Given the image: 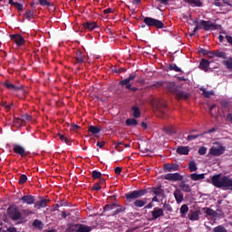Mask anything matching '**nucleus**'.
<instances>
[{
    "mask_svg": "<svg viewBox=\"0 0 232 232\" xmlns=\"http://www.w3.org/2000/svg\"><path fill=\"white\" fill-rule=\"evenodd\" d=\"M220 174L212 177V184L216 188H224L225 189H230L232 191V179L229 176H224L221 178Z\"/></svg>",
    "mask_w": 232,
    "mask_h": 232,
    "instance_id": "obj_1",
    "label": "nucleus"
},
{
    "mask_svg": "<svg viewBox=\"0 0 232 232\" xmlns=\"http://www.w3.org/2000/svg\"><path fill=\"white\" fill-rule=\"evenodd\" d=\"M218 24L206 20H200L199 25H196L193 29V33L190 34V37L195 35V32H198V30H204L205 32H213V30H218Z\"/></svg>",
    "mask_w": 232,
    "mask_h": 232,
    "instance_id": "obj_2",
    "label": "nucleus"
},
{
    "mask_svg": "<svg viewBox=\"0 0 232 232\" xmlns=\"http://www.w3.org/2000/svg\"><path fill=\"white\" fill-rule=\"evenodd\" d=\"M152 107L160 113L162 119H166V111H168V103L165 100L155 98L151 102Z\"/></svg>",
    "mask_w": 232,
    "mask_h": 232,
    "instance_id": "obj_3",
    "label": "nucleus"
},
{
    "mask_svg": "<svg viewBox=\"0 0 232 232\" xmlns=\"http://www.w3.org/2000/svg\"><path fill=\"white\" fill-rule=\"evenodd\" d=\"M143 23L144 24H146V26H149L150 28L161 29L164 27V22L150 16L143 17Z\"/></svg>",
    "mask_w": 232,
    "mask_h": 232,
    "instance_id": "obj_4",
    "label": "nucleus"
},
{
    "mask_svg": "<svg viewBox=\"0 0 232 232\" xmlns=\"http://www.w3.org/2000/svg\"><path fill=\"white\" fill-rule=\"evenodd\" d=\"M7 215L11 220H20V218H23V214L21 213V210H19V208L15 205H11L7 208Z\"/></svg>",
    "mask_w": 232,
    "mask_h": 232,
    "instance_id": "obj_5",
    "label": "nucleus"
},
{
    "mask_svg": "<svg viewBox=\"0 0 232 232\" xmlns=\"http://www.w3.org/2000/svg\"><path fill=\"white\" fill-rule=\"evenodd\" d=\"M148 193V189H139V190H133L132 192L126 193L125 198L128 200V202H131L132 200H135V198H140V197H144Z\"/></svg>",
    "mask_w": 232,
    "mask_h": 232,
    "instance_id": "obj_6",
    "label": "nucleus"
},
{
    "mask_svg": "<svg viewBox=\"0 0 232 232\" xmlns=\"http://www.w3.org/2000/svg\"><path fill=\"white\" fill-rule=\"evenodd\" d=\"M226 152V147L220 145L218 148L211 147L208 150L207 157H220Z\"/></svg>",
    "mask_w": 232,
    "mask_h": 232,
    "instance_id": "obj_7",
    "label": "nucleus"
},
{
    "mask_svg": "<svg viewBox=\"0 0 232 232\" xmlns=\"http://www.w3.org/2000/svg\"><path fill=\"white\" fill-rule=\"evenodd\" d=\"M163 179L165 180H169L170 182H182L184 180V176H182L180 173H169L163 176Z\"/></svg>",
    "mask_w": 232,
    "mask_h": 232,
    "instance_id": "obj_8",
    "label": "nucleus"
},
{
    "mask_svg": "<svg viewBox=\"0 0 232 232\" xmlns=\"http://www.w3.org/2000/svg\"><path fill=\"white\" fill-rule=\"evenodd\" d=\"M137 79V73L132 72L130 76L124 80L120 81V86H125L126 90L131 88V81Z\"/></svg>",
    "mask_w": 232,
    "mask_h": 232,
    "instance_id": "obj_9",
    "label": "nucleus"
},
{
    "mask_svg": "<svg viewBox=\"0 0 232 232\" xmlns=\"http://www.w3.org/2000/svg\"><path fill=\"white\" fill-rule=\"evenodd\" d=\"M163 88H165L166 90H168V92L173 93L174 95L177 93V91L179 90V87L173 82H164Z\"/></svg>",
    "mask_w": 232,
    "mask_h": 232,
    "instance_id": "obj_10",
    "label": "nucleus"
},
{
    "mask_svg": "<svg viewBox=\"0 0 232 232\" xmlns=\"http://www.w3.org/2000/svg\"><path fill=\"white\" fill-rule=\"evenodd\" d=\"M10 39L11 41H14L18 47L23 46L25 43L24 37L21 34H11Z\"/></svg>",
    "mask_w": 232,
    "mask_h": 232,
    "instance_id": "obj_11",
    "label": "nucleus"
},
{
    "mask_svg": "<svg viewBox=\"0 0 232 232\" xmlns=\"http://www.w3.org/2000/svg\"><path fill=\"white\" fill-rule=\"evenodd\" d=\"M174 95H176V99L178 101H188L190 96L189 92L179 89L178 91H176V93H174Z\"/></svg>",
    "mask_w": 232,
    "mask_h": 232,
    "instance_id": "obj_12",
    "label": "nucleus"
},
{
    "mask_svg": "<svg viewBox=\"0 0 232 232\" xmlns=\"http://www.w3.org/2000/svg\"><path fill=\"white\" fill-rule=\"evenodd\" d=\"M14 153L16 155H20V157H26L28 155V152H26V150L19 144H14L13 146Z\"/></svg>",
    "mask_w": 232,
    "mask_h": 232,
    "instance_id": "obj_13",
    "label": "nucleus"
},
{
    "mask_svg": "<svg viewBox=\"0 0 232 232\" xmlns=\"http://www.w3.org/2000/svg\"><path fill=\"white\" fill-rule=\"evenodd\" d=\"M26 121H32V116L28 113H24L20 118L14 119V121L17 124H20V126H24V124H26Z\"/></svg>",
    "mask_w": 232,
    "mask_h": 232,
    "instance_id": "obj_14",
    "label": "nucleus"
},
{
    "mask_svg": "<svg viewBox=\"0 0 232 232\" xmlns=\"http://www.w3.org/2000/svg\"><path fill=\"white\" fill-rule=\"evenodd\" d=\"M3 85L10 92H19V90H23V86H15V84L10 82V81L6 80Z\"/></svg>",
    "mask_w": 232,
    "mask_h": 232,
    "instance_id": "obj_15",
    "label": "nucleus"
},
{
    "mask_svg": "<svg viewBox=\"0 0 232 232\" xmlns=\"http://www.w3.org/2000/svg\"><path fill=\"white\" fill-rule=\"evenodd\" d=\"M19 200L20 202H23V204H27V206H32V204H35V197L32 195L24 196Z\"/></svg>",
    "mask_w": 232,
    "mask_h": 232,
    "instance_id": "obj_16",
    "label": "nucleus"
},
{
    "mask_svg": "<svg viewBox=\"0 0 232 232\" xmlns=\"http://www.w3.org/2000/svg\"><path fill=\"white\" fill-rule=\"evenodd\" d=\"M82 26L84 28V30H88L89 32H93L95 28H99V25H97V23L95 22H84Z\"/></svg>",
    "mask_w": 232,
    "mask_h": 232,
    "instance_id": "obj_17",
    "label": "nucleus"
},
{
    "mask_svg": "<svg viewBox=\"0 0 232 232\" xmlns=\"http://www.w3.org/2000/svg\"><path fill=\"white\" fill-rule=\"evenodd\" d=\"M152 220H157V218H160V217H164V210L162 208H154L151 211Z\"/></svg>",
    "mask_w": 232,
    "mask_h": 232,
    "instance_id": "obj_18",
    "label": "nucleus"
},
{
    "mask_svg": "<svg viewBox=\"0 0 232 232\" xmlns=\"http://www.w3.org/2000/svg\"><path fill=\"white\" fill-rule=\"evenodd\" d=\"M173 195L177 204H181V202L184 200V194L182 193V190H180V188H177Z\"/></svg>",
    "mask_w": 232,
    "mask_h": 232,
    "instance_id": "obj_19",
    "label": "nucleus"
},
{
    "mask_svg": "<svg viewBox=\"0 0 232 232\" xmlns=\"http://www.w3.org/2000/svg\"><path fill=\"white\" fill-rule=\"evenodd\" d=\"M84 63V55L81 51H77L74 56V64H82Z\"/></svg>",
    "mask_w": 232,
    "mask_h": 232,
    "instance_id": "obj_20",
    "label": "nucleus"
},
{
    "mask_svg": "<svg viewBox=\"0 0 232 232\" xmlns=\"http://www.w3.org/2000/svg\"><path fill=\"white\" fill-rule=\"evenodd\" d=\"M164 171H179V165L177 164H169V163H165L163 166Z\"/></svg>",
    "mask_w": 232,
    "mask_h": 232,
    "instance_id": "obj_21",
    "label": "nucleus"
},
{
    "mask_svg": "<svg viewBox=\"0 0 232 232\" xmlns=\"http://www.w3.org/2000/svg\"><path fill=\"white\" fill-rule=\"evenodd\" d=\"M151 193L153 195H156V197H163L164 196V190L162 189V186L160 187H153L150 188Z\"/></svg>",
    "mask_w": 232,
    "mask_h": 232,
    "instance_id": "obj_22",
    "label": "nucleus"
},
{
    "mask_svg": "<svg viewBox=\"0 0 232 232\" xmlns=\"http://www.w3.org/2000/svg\"><path fill=\"white\" fill-rule=\"evenodd\" d=\"M179 188H180L181 190L184 191V193H191V186H189V184H187L186 181H184V180H182L179 184Z\"/></svg>",
    "mask_w": 232,
    "mask_h": 232,
    "instance_id": "obj_23",
    "label": "nucleus"
},
{
    "mask_svg": "<svg viewBox=\"0 0 232 232\" xmlns=\"http://www.w3.org/2000/svg\"><path fill=\"white\" fill-rule=\"evenodd\" d=\"M199 90L206 99H211L212 95H215V91H207L204 87H200Z\"/></svg>",
    "mask_w": 232,
    "mask_h": 232,
    "instance_id": "obj_24",
    "label": "nucleus"
},
{
    "mask_svg": "<svg viewBox=\"0 0 232 232\" xmlns=\"http://www.w3.org/2000/svg\"><path fill=\"white\" fill-rule=\"evenodd\" d=\"M177 153L179 155H189V147L179 146L177 149Z\"/></svg>",
    "mask_w": 232,
    "mask_h": 232,
    "instance_id": "obj_25",
    "label": "nucleus"
},
{
    "mask_svg": "<svg viewBox=\"0 0 232 232\" xmlns=\"http://www.w3.org/2000/svg\"><path fill=\"white\" fill-rule=\"evenodd\" d=\"M209 61L206 60V59H201V62L199 63V68L200 70H203V72H208V68H209Z\"/></svg>",
    "mask_w": 232,
    "mask_h": 232,
    "instance_id": "obj_26",
    "label": "nucleus"
},
{
    "mask_svg": "<svg viewBox=\"0 0 232 232\" xmlns=\"http://www.w3.org/2000/svg\"><path fill=\"white\" fill-rule=\"evenodd\" d=\"M92 229V227L88 225L80 224V225H78V228H77L76 232H91Z\"/></svg>",
    "mask_w": 232,
    "mask_h": 232,
    "instance_id": "obj_27",
    "label": "nucleus"
},
{
    "mask_svg": "<svg viewBox=\"0 0 232 232\" xmlns=\"http://www.w3.org/2000/svg\"><path fill=\"white\" fill-rule=\"evenodd\" d=\"M49 200L48 199H41L40 201H37L34 203V208L36 209H41L42 208H46Z\"/></svg>",
    "mask_w": 232,
    "mask_h": 232,
    "instance_id": "obj_28",
    "label": "nucleus"
},
{
    "mask_svg": "<svg viewBox=\"0 0 232 232\" xmlns=\"http://www.w3.org/2000/svg\"><path fill=\"white\" fill-rule=\"evenodd\" d=\"M188 211H189V207L188 205L184 204L179 208V213L181 218H186V215H188Z\"/></svg>",
    "mask_w": 232,
    "mask_h": 232,
    "instance_id": "obj_29",
    "label": "nucleus"
},
{
    "mask_svg": "<svg viewBox=\"0 0 232 232\" xmlns=\"http://www.w3.org/2000/svg\"><path fill=\"white\" fill-rule=\"evenodd\" d=\"M205 175L206 174H204V173H202V174L193 173V174H190V179H191V180H194V181L204 180Z\"/></svg>",
    "mask_w": 232,
    "mask_h": 232,
    "instance_id": "obj_30",
    "label": "nucleus"
},
{
    "mask_svg": "<svg viewBox=\"0 0 232 232\" xmlns=\"http://www.w3.org/2000/svg\"><path fill=\"white\" fill-rule=\"evenodd\" d=\"M134 208H144L146 206V199H136L133 202Z\"/></svg>",
    "mask_w": 232,
    "mask_h": 232,
    "instance_id": "obj_31",
    "label": "nucleus"
},
{
    "mask_svg": "<svg viewBox=\"0 0 232 232\" xmlns=\"http://www.w3.org/2000/svg\"><path fill=\"white\" fill-rule=\"evenodd\" d=\"M101 131H102V129L97 126L91 125L89 127V132L92 133V135H97V134L101 133Z\"/></svg>",
    "mask_w": 232,
    "mask_h": 232,
    "instance_id": "obj_32",
    "label": "nucleus"
},
{
    "mask_svg": "<svg viewBox=\"0 0 232 232\" xmlns=\"http://www.w3.org/2000/svg\"><path fill=\"white\" fill-rule=\"evenodd\" d=\"M126 126H137L139 121L135 118H129L125 121Z\"/></svg>",
    "mask_w": 232,
    "mask_h": 232,
    "instance_id": "obj_33",
    "label": "nucleus"
},
{
    "mask_svg": "<svg viewBox=\"0 0 232 232\" xmlns=\"http://www.w3.org/2000/svg\"><path fill=\"white\" fill-rule=\"evenodd\" d=\"M131 111H133L134 119H139V117H140V109H139V107L132 106Z\"/></svg>",
    "mask_w": 232,
    "mask_h": 232,
    "instance_id": "obj_34",
    "label": "nucleus"
},
{
    "mask_svg": "<svg viewBox=\"0 0 232 232\" xmlns=\"http://www.w3.org/2000/svg\"><path fill=\"white\" fill-rule=\"evenodd\" d=\"M203 135H206V132L199 134H190L187 137V140H188V142H191V140H195V139H198V137H202Z\"/></svg>",
    "mask_w": 232,
    "mask_h": 232,
    "instance_id": "obj_35",
    "label": "nucleus"
},
{
    "mask_svg": "<svg viewBox=\"0 0 232 232\" xmlns=\"http://www.w3.org/2000/svg\"><path fill=\"white\" fill-rule=\"evenodd\" d=\"M188 169L191 173H193V171H197V169H198V168H197V162H195V160H191L188 162Z\"/></svg>",
    "mask_w": 232,
    "mask_h": 232,
    "instance_id": "obj_36",
    "label": "nucleus"
},
{
    "mask_svg": "<svg viewBox=\"0 0 232 232\" xmlns=\"http://www.w3.org/2000/svg\"><path fill=\"white\" fill-rule=\"evenodd\" d=\"M126 211V207L119 206L116 210H114L111 214V217H115L119 215V213H124Z\"/></svg>",
    "mask_w": 232,
    "mask_h": 232,
    "instance_id": "obj_37",
    "label": "nucleus"
},
{
    "mask_svg": "<svg viewBox=\"0 0 232 232\" xmlns=\"http://www.w3.org/2000/svg\"><path fill=\"white\" fill-rule=\"evenodd\" d=\"M58 137H59L60 140H62V142H65V144H67L68 146H72V141H70V140H68V138H66V136L59 133Z\"/></svg>",
    "mask_w": 232,
    "mask_h": 232,
    "instance_id": "obj_38",
    "label": "nucleus"
},
{
    "mask_svg": "<svg viewBox=\"0 0 232 232\" xmlns=\"http://www.w3.org/2000/svg\"><path fill=\"white\" fill-rule=\"evenodd\" d=\"M185 3H188V5H194V6H202V3L200 0H184Z\"/></svg>",
    "mask_w": 232,
    "mask_h": 232,
    "instance_id": "obj_39",
    "label": "nucleus"
},
{
    "mask_svg": "<svg viewBox=\"0 0 232 232\" xmlns=\"http://www.w3.org/2000/svg\"><path fill=\"white\" fill-rule=\"evenodd\" d=\"M33 227H36L37 229H43V221L34 219L33 222Z\"/></svg>",
    "mask_w": 232,
    "mask_h": 232,
    "instance_id": "obj_40",
    "label": "nucleus"
},
{
    "mask_svg": "<svg viewBox=\"0 0 232 232\" xmlns=\"http://www.w3.org/2000/svg\"><path fill=\"white\" fill-rule=\"evenodd\" d=\"M79 227V224L76 225H70L66 229L65 232H77Z\"/></svg>",
    "mask_w": 232,
    "mask_h": 232,
    "instance_id": "obj_41",
    "label": "nucleus"
},
{
    "mask_svg": "<svg viewBox=\"0 0 232 232\" xmlns=\"http://www.w3.org/2000/svg\"><path fill=\"white\" fill-rule=\"evenodd\" d=\"M205 213L208 217H217V212L210 208H207Z\"/></svg>",
    "mask_w": 232,
    "mask_h": 232,
    "instance_id": "obj_42",
    "label": "nucleus"
},
{
    "mask_svg": "<svg viewBox=\"0 0 232 232\" xmlns=\"http://www.w3.org/2000/svg\"><path fill=\"white\" fill-rule=\"evenodd\" d=\"M216 57L219 59H227V54L225 52L216 51Z\"/></svg>",
    "mask_w": 232,
    "mask_h": 232,
    "instance_id": "obj_43",
    "label": "nucleus"
},
{
    "mask_svg": "<svg viewBox=\"0 0 232 232\" xmlns=\"http://www.w3.org/2000/svg\"><path fill=\"white\" fill-rule=\"evenodd\" d=\"M28 180V177H26V174H22L20 176L18 184H20L21 186H23V184H25V182Z\"/></svg>",
    "mask_w": 232,
    "mask_h": 232,
    "instance_id": "obj_44",
    "label": "nucleus"
},
{
    "mask_svg": "<svg viewBox=\"0 0 232 232\" xmlns=\"http://www.w3.org/2000/svg\"><path fill=\"white\" fill-rule=\"evenodd\" d=\"M189 220H198V212L194 211L190 214H188Z\"/></svg>",
    "mask_w": 232,
    "mask_h": 232,
    "instance_id": "obj_45",
    "label": "nucleus"
},
{
    "mask_svg": "<svg viewBox=\"0 0 232 232\" xmlns=\"http://www.w3.org/2000/svg\"><path fill=\"white\" fill-rule=\"evenodd\" d=\"M169 69L174 72H182V69H180V67L177 66L175 63H170L169 65Z\"/></svg>",
    "mask_w": 232,
    "mask_h": 232,
    "instance_id": "obj_46",
    "label": "nucleus"
},
{
    "mask_svg": "<svg viewBox=\"0 0 232 232\" xmlns=\"http://www.w3.org/2000/svg\"><path fill=\"white\" fill-rule=\"evenodd\" d=\"M223 64L227 68V70H232V58H229L227 61H224Z\"/></svg>",
    "mask_w": 232,
    "mask_h": 232,
    "instance_id": "obj_47",
    "label": "nucleus"
},
{
    "mask_svg": "<svg viewBox=\"0 0 232 232\" xmlns=\"http://www.w3.org/2000/svg\"><path fill=\"white\" fill-rule=\"evenodd\" d=\"M92 179H101V177H102V173H101V172H99V171H97V170H93V171L92 172Z\"/></svg>",
    "mask_w": 232,
    "mask_h": 232,
    "instance_id": "obj_48",
    "label": "nucleus"
},
{
    "mask_svg": "<svg viewBox=\"0 0 232 232\" xmlns=\"http://www.w3.org/2000/svg\"><path fill=\"white\" fill-rule=\"evenodd\" d=\"M24 17H25V19H29V20L34 19V11H32V10L26 11L24 14Z\"/></svg>",
    "mask_w": 232,
    "mask_h": 232,
    "instance_id": "obj_49",
    "label": "nucleus"
},
{
    "mask_svg": "<svg viewBox=\"0 0 232 232\" xmlns=\"http://www.w3.org/2000/svg\"><path fill=\"white\" fill-rule=\"evenodd\" d=\"M198 155H206L208 153V148L200 147L198 150Z\"/></svg>",
    "mask_w": 232,
    "mask_h": 232,
    "instance_id": "obj_50",
    "label": "nucleus"
},
{
    "mask_svg": "<svg viewBox=\"0 0 232 232\" xmlns=\"http://www.w3.org/2000/svg\"><path fill=\"white\" fill-rule=\"evenodd\" d=\"M1 106H3V108H5L6 111H10L13 104L8 105V103H6V102H2Z\"/></svg>",
    "mask_w": 232,
    "mask_h": 232,
    "instance_id": "obj_51",
    "label": "nucleus"
},
{
    "mask_svg": "<svg viewBox=\"0 0 232 232\" xmlns=\"http://www.w3.org/2000/svg\"><path fill=\"white\" fill-rule=\"evenodd\" d=\"M207 55L209 59H213V57H217V51H208Z\"/></svg>",
    "mask_w": 232,
    "mask_h": 232,
    "instance_id": "obj_52",
    "label": "nucleus"
},
{
    "mask_svg": "<svg viewBox=\"0 0 232 232\" xmlns=\"http://www.w3.org/2000/svg\"><path fill=\"white\" fill-rule=\"evenodd\" d=\"M39 4L41 5V6H51L52 5L50 4V2H48V0H39Z\"/></svg>",
    "mask_w": 232,
    "mask_h": 232,
    "instance_id": "obj_53",
    "label": "nucleus"
},
{
    "mask_svg": "<svg viewBox=\"0 0 232 232\" xmlns=\"http://www.w3.org/2000/svg\"><path fill=\"white\" fill-rule=\"evenodd\" d=\"M22 213H24V215H25L26 217H28L29 215H34V211L28 209V208H25V209H23L22 210Z\"/></svg>",
    "mask_w": 232,
    "mask_h": 232,
    "instance_id": "obj_54",
    "label": "nucleus"
},
{
    "mask_svg": "<svg viewBox=\"0 0 232 232\" xmlns=\"http://www.w3.org/2000/svg\"><path fill=\"white\" fill-rule=\"evenodd\" d=\"M111 209H114L111 204H107L103 207V211H111Z\"/></svg>",
    "mask_w": 232,
    "mask_h": 232,
    "instance_id": "obj_55",
    "label": "nucleus"
},
{
    "mask_svg": "<svg viewBox=\"0 0 232 232\" xmlns=\"http://www.w3.org/2000/svg\"><path fill=\"white\" fill-rule=\"evenodd\" d=\"M165 133H167L168 135H173V128L171 127H166L164 129Z\"/></svg>",
    "mask_w": 232,
    "mask_h": 232,
    "instance_id": "obj_56",
    "label": "nucleus"
},
{
    "mask_svg": "<svg viewBox=\"0 0 232 232\" xmlns=\"http://www.w3.org/2000/svg\"><path fill=\"white\" fill-rule=\"evenodd\" d=\"M3 232H19L17 231V227H9L6 230H3Z\"/></svg>",
    "mask_w": 232,
    "mask_h": 232,
    "instance_id": "obj_57",
    "label": "nucleus"
},
{
    "mask_svg": "<svg viewBox=\"0 0 232 232\" xmlns=\"http://www.w3.org/2000/svg\"><path fill=\"white\" fill-rule=\"evenodd\" d=\"M220 104H221L222 108H228L229 107V102L226 101V100L221 101Z\"/></svg>",
    "mask_w": 232,
    "mask_h": 232,
    "instance_id": "obj_58",
    "label": "nucleus"
},
{
    "mask_svg": "<svg viewBox=\"0 0 232 232\" xmlns=\"http://www.w3.org/2000/svg\"><path fill=\"white\" fill-rule=\"evenodd\" d=\"M16 10H18V12H21V10H23V5L22 4H19V3H15L14 5Z\"/></svg>",
    "mask_w": 232,
    "mask_h": 232,
    "instance_id": "obj_59",
    "label": "nucleus"
},
{
    "mask_svg": "<svg viewBox=\"0 0 232 232\" xmlns=\"http://www.w3.org/2000/svg\"><path fill=\"white\" fill-rule=\"evenodd\" d=\"M101 189V186L99 183H95L93 186H92V191H100Z\"/></svg>",
    "mask_w": 232,
    "mask_h": 232,
    "instance_id": "obj_60",
    "label": "nucleus"
},
{
    "mask_svg": "<svg viewBox=\"0 0 232 232\" xmlns=\"http://www.w3.org/2000/svg\"><path fill=\"white\" fill-rule=\"evenodd\" d=\"M114 173L116 175H121V173H122V168L117 167L116 169H114Z\"/></svg>",
    "mask_w": 232,
    "mask_h": 232,
    "instance_id": "obj_61",
    "label": "nucleus"
},
{
    "mask_svg": "<svg viewBox=\"0 0 232 232\" xmlns=\"http://www.w3.org/2000/svg\"><path fill=\"white\" fill-rule=\"evenodd\" d=\"M113 72H114V73H124V72H126V69L120 68V69L114 70Z\"/></svg>",
    "mask_w": 232,
    "mask_h": 232,
    "instance_id": "obj_62",
    "label": "nucleus"
},
{
    "mask_svg": "<svg viewBox=\"0 0 232 232\" xmlns=\"http://www.w3.org/2000/svg\"><path fill=\"white\" fill-rule=\"evenodd\" d=\"M153 86H155V88H160V86H164V82H157Z\"/></svg>",
    "mask_w": 232,
    "mask_h": 232,
    "instance_id": "obj_63",
    "label": "nucleus"
},
{
    "mask_svg": "<svg viewBox=\"0 0 232 232\" xmlns=\"http://www.w3.org/2000/svg\"><path fill=\"white\" fill-rule=\"evenodd\" d=\"M226 121H227V122H231V124H232V113L227 114Z\"/></svg>",
    "mask_w": 232,
    "mask_h": 232,
    "instance_id": "obj_64",
    "label": "nucleus"
}]
</instances>
